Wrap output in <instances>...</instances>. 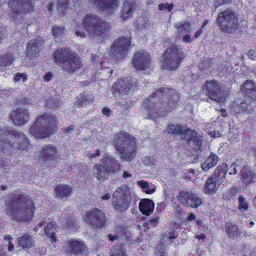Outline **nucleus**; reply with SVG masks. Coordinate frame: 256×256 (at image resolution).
Listing matches in <instances>:
<instances>
[{
	"label": "nucleus",
	"mask_w": 256,
	"mask_h": 256,
	"mask_svg": "<svg viewBox=\"0 0 256 256\" xmlns=\"http://www.w3.org/2000/svg\"><path fill=\"white\" fill-rule=\"evenodd\" d=\"M35 205L28 196L16 194L6 204V213L12 219L19 222H28L34 215Z\"/></svg>",
	"instance_id": "1"
},
{
	"label": "nucleus",
	"mask_w": 256,
	"mask_h": 256,
	"mask_svg": "<svg viewBox=\"0 0 256 256\" xmlns=\"http://www.w3.org/2000/svg\"><path fill=\"white\" fill-rule=\"evenodd\" d=\"M112 144L121 160L131 162L137 154L136 140L132 135L124 131L115 134Z\"/></svg>",
	"instance_id": "2"
},
{
	"label": "nucleus",
	"mask_w": 256,
	"mask_h": 256,
	"mask_svg": "<svg viewBox=\"0 0 256 256\" xmlns=\"http://www.w3.org/2000/svg\"><path fill=\"white\" fill-rule=\"evenodd\" d=\"M57 124L55 116L44 112L36 116V121L30 128V132L34 137L44 138L53 133L54 126Z\"/></svg>",
	"instance_id": "3"
},
{
	"label": "nucleus",
	"mask_w": 256,
	"mask_h": 256,
	"mask_svg": "<svg viewBox=\"0 0 256 256\" xmlns=\"http://www.w3.org/2000/svg\"><path fill=\"white\" fill-rule=\"evenodd\" d=\"M120 168L119 162L110 155L104 154L100 162L95 164L92 168V173L99 181H103L108 178Z\"/></svg>",
	"instance_id": "4"
},
{
	"label": "nucleus",
	"mask_w": 256,
	"mask_h": 256,
	"mask_svg": "<svg viewBox=\"0 0 256 256\" xmlns=\"http://www.w3.org/2000/svg\"><path fill=\"white\" fill-rule=\"evenodd\" d=\"M238 16L230 8L220 12L216 19V24L220 32L227 34H234L240 26Z\"/></svg>",
	"instance_id": "5"
},
{
	"label": "nucleus",
	"mask_w": 256,
	"mask_h": 256,
	"mask_svg": "<svg viewBox=\"0 0 256 256\" xmlns=\"http://www.w3.org/2000/svg\"><path fill=\"white\" fill-rule=\"evenodd\" d=\"M82 24L88 33L93 36H102L110 28V24L108 22L92 14H87L84 18Z\"/></svg>",
	"instance_id": "6"
},
{
	"label": "nucleus",
	"mask_w": 256,
	"mask_h": 256,
	"mask_svg": "<svg viewBox=\"0 0 256 256\" xmlns=\"http://www.w3.org/2000/svg\"><path fill=\"white\" fill-rule=\"evenodd\" d=\"M202 90L210 100L219 104L224 103L228 95L224 85L216 80L206 81Z\"/></svg>",
	"instance_id": "7"
},
{
	"label": "nucleus",
	"mask_w": 256,
	"mask_h": 256,
	"mask_svg": "<svg viewBox=\"0 0 256 256\" xmlns=\"http://www.w3.org/2000/svg\"><path fill=\"white\" fill-rule=\"evenodd\" d=\"M131 202L130 188L124 186L116 189L112 194V206L118 212L122 213L129 208Z\"/></svg>",
	"instance_id": "8"
},
{
	"label": "nucleus",
	"mask_w": 256,
	"mask_h": 256,
	"mask_svg": "<svg viewBox=\"0 0 256 256\" xmlns=\"http://www.w3.org/2000/svg\"><path fill=\"white\" fill-rule=\"evenodd\" d=\"M226 166V164H222L218 166L214 172L207 180L204 188L206 194H212L218 190L220 184L224 182L227 172Z\"/></svg>",
	"instance_id": "9"
},
{
	"label": "nucleus",
	"mask_w": 256,
	"mask_h": 256,
	"mask_svg": "<svg viewBox=\"0 0 256 256\" xmlns=\"http://www.w3.org/2000/svg\"><path fill=\"white\" fill-rule=\"evenodd\" d=\"M12 19L15 20L20 14H27L33 12L34 7L32 0H8Z\"/></svg>",
	"instance_id": "10"
},
{
	"label": "nucleus",
	"mask_w": 256,
	"mask_h": 256,
	"mask_svg": "<svg viewBox=\"0 0 256 256\" xmlns=\"http://www.w3.org/2000/svg\"><path fill=\"white\" fill-rule=\"evenodd\" d=\"M7 137L8 146H6V149L12 148L26 150L30 145L28 138L22 132L10 131Z\"/></svg>",
	"instance_id": "11"
},
{
	"label": "nucleus",
	"mask_w": 256,
	"mask_h": 256,
	"mask_svg": "<svg viewBox=\"0 0 256 256\" xmlns=\"http://www.w3.org/2000/svg\"><path fill=\"white\" fill-rule=\"evenodd\" d=\"M83 218L93 228H102L106 222L105 214L98 208L90 210L84 214Z\"/></svg>",
	"instance_id": "12"
},
{
	"label": "nucleus",
	"mask_w": 256,
	"mask_h": 256,
	"mask_svg": "<svg viewBox=\"0 0 256 256\" xmlns=\"http://www.w3.org/2000/svg\"><path fill=\"white\" fill-rule=\"evenodd\" d=\"M54 58L56 62H68L70 64H80L79 56L68 48L56 49L54 54Z\"/></svg>",
	"instance_id": "13"
},
{
	"label": "nucleus",
	"mask_w": 256,
	"mask_h": 256,
	"mask_svg": "<svg viewBox=\"0 0 256 256\" xmlns=\"http://www.w3.org/2000/svg\"><path fill=\"white\" fill-rule=\"evenodd\" d=\"M131 38L122 36L116 40L111 46L114 56L120 59L125 58L128 54Z\"/></svg>",
	"instance_id": "14"
},
{
	"label": "nucleus",
	"mask_w": 256,
	"mask_h": 256,
	"mask_svg": "<svg viewBox=\"0 0 256 256\" xmlns=\"http://www.w3.org/2000/svg\"><path fill=\"white\" fill-rule=\"evenodd\" d=\"M184 56L176 44H172L166 50L162 56V59L164 60L166 64L169 62H175V64H180L184 59Z\"/></svg>",
	"instance_id": "15"
},
{
	"label": "nucleus",
	"mask_w": 256,
	"mask_h": 256,
	"mask_svg": "<svg viewBox=\"0 0 256 256\" xmlns=\"http://www.w3.org/2000/svg\"><path fill=\"white\" fill-rule=\"evenodd\" d=\"M179 202L186 207L196 208L202 203V200L196 194L191 192L182 190L178 196Z\"/></svg>",
	"instance_id": "16"
},
{
	"label": "nucleus",
	"mask_w": 256,
	"mask_h": 256,
	"mask_svg": "<svg viewBox=\"0 0 256 256\" xmlns=\"http://www.w3.org/2000/svg\"><path fill=\"white\" fill-rule=\"evenodd\" d=\"M92 3L100 10L108 15H112L118 8V0H93Z\"/></svg>",
	"instance_id": "17"
},
{
	"label": "nucleus",
	"mask_w": 256,
	"mask_h": 256,
	"mask_svg": "<svg viewBox=\"0 0 256 256\" xmlns=\"http://www.w3.org/2000/svg\"><path fill=\"white\" fill-rule=\"evenodd\" d=\"M58 156V150L52 144H48L40 148L39 158L47 164H54Z\"/></svg>",
	"instance_id": "18"
},
{
	"label": "nucleus",
	"mask_w": 256,
	"mask_h": 256,
	"mask_svg": "<svg viewBox=\"0 0 256 256\" xmlns=\"http://www.w3.org/2000/svg\"><path fill=\"white\" fill-rule=\"evenodd\" d=\"M44 40L40 38H37L30 40L28 44L26 54L30 58L38 56L42 48Z\"/></svg>",
	"instance_id": "19"
},
{
	"label": "nucleus",
	"mask_w": 256,
	"mask_h": 256,
	"mask_svg": "<svg viewBox=\"0 0 256 256\" xmlns=\"http://www.w3.org/2000/svg\"><path fill=\"white\" fill-rule=\"evenodd\" d=\"M136 0H124L120 18L122 21L132 16L136 8Z\"/></svg>",
	"instance_id": "20"
},
{
	"label": "nucleus",
	"mask_w": 256,
	"mask_h": 256,
	"mask_svg": "<svg viewBox=\"0 0 256 256\" xmlns=\"http://www.w3.org/2000/svg\"><path fill=\"white\" fill-rule=\"evenodd\" d=\"M10 118L13 122L18 126L26 124L29 120L28 111L25 108H17L13 110Z\"/></svg>",
	"instance_id": "21"
},
{
	"label": "nucleus",
	"mask_w": 256,
	"mask_h": 256,
	"mask_svg": "<svg viewBox=\"0 0 256 256\" xmlns=\"http://www.w3.org/2000/svg\"><path fill=\"white\" fill-rule=\"evenodd\" d=\"M152 60L150 53L145 50L136 51L132 57V64H149Z\"/></svg>",
	"instance_id": "22"
},
{
	"label": "nucleus",
	"mask_w": 256,
	"mask_h": 256,
	"mask_svg": "<svg viewBox=\"0 0 256 256\" xmlns=\"http://www.w3.org/2000/svg\"><path fill=\"white\" fill-rule=\"evenodd\" d=\"M154 203L152 200L148 198L140 200L139 203V209L144 215L149 216L154 210Z\"/></svg>",
	"instance_id": "23"
},
{
	"label": "nucleus",
	"mask_w": 256,
	"mask_h": 256,
	"mask_svg": "<svg viewBox=\"0 0 256 256\" xmlns=\"http://www.w3.org/2000/svg\"><path fill=\"white\" fill-rule=\"evenodd\" d=\"M225 228L227 235L232 239L238 238L242 234L240 228L232 223L226 224Z\"/></svg>",
	"instance_id": "24"
},
{
	"label": "nucleus",
	"mask_w": 256,
	"mask_h": 256,
	"mask_svg": "<svg viewBox=\"0 0 256 256\" xmlns=\"http://www.w3.org/2000/svg\"><path fill=\"white\" fill-rule=\"evenodd\" d=\"M240 178L245 184H250L255 178L254 173L251 171L248 166H244L240 171Z\"/></svg>",
	"instance_id": "25"
},
{
	"label": "nucleus",
	"mask_w": 256,
	"mask_h": 256,
	"mask_svg": "<svg viewBox=\"0 0 256 256\" xmlns=\"http://www.w3.org/2000/svg\"><path fill=\"white\" fill-rule=\"evenodd\" d=\"M180 136H183L186 140L190 141L194 140L198 144V147L201 144L202 139L200 138L196 137V132L194 130L183 128Z\"/></svg>",
	"instance_id": "26"
},
{
	"label": "nucleus",
	"mask_w": 256,
	"mask_h": 256,
	"mask_svg": "<svg viewBox=\"0 0 256 256\" xmlns=\"http://www.w3.org/2000/svg\"><path fill=\"white\" fill-rule=\"evenodd\" d=\"M68 242V250L74 254L81 253L84 249V244L78 240H70Z\"/></svg>",
	"instance_id": "27"
},
{
	"label": "nucleus",
	"mask_w": 256,
	"mask_h": 256,
	"mask_svg": "<svg viewBox=\"0 0 256 256\" xmlns=\"http://www.w3.org/2000/svg\"><path fill=\"white\" fill-rule=\"evenodd\" d=\"M115 86L116 87L120 92H127L130 90V88L134 86L130 83V80L126 78L115 82L113 88Z\"/></svg>",
	"instance_id": "28"
},
{
	"label": "nucleus",
	"mask_w": 256,
	"mask_h": 256,
	"mask_svg": "<svg viewBox=\"0 0 256 256\" xmlns=\"http://www.w3.org/2000/svg\"><path fill=\"white\" fill-rule=\"evenodd\" d=\"M72 188L67 185L60 184L54 188L55 194L58 198H62L71 194Z\"/></svg>",
	"instance_id": "29"
},
{
	"label": "nucleus",
	"mask_w": 256,
	"mask_h": 256,
	"mask_svg": "<svg viewBox=\"0 0 256 256\" xmlns=\"http://www.w3.org/2000/svg\"><path fill=\"white\" fill-rule=\"evenodd\" d=\"M192 24L190 21L186 20L182 22H178L175 24L174 27L178 30L179 34L190 33L191 31Z\"/></svg>",
	"instance_id": "30"
},
{
	"label": "nucleus",
	"mask_w": 256,
	"mask_h": 256,
	"mask_svg": "<svg viewBox=\"0 0 256 256\" xmlns=\"http://www.w3.org/2000/svg\"><path fill=\"white\" fill-rule=\"evenodd\" d=\"M18 245L23 248H30L34 246V242L29 234H24L18 239Z\"/></svg>",
	"instance_id": "31"
},
{
	"label": "nucleus",
	"mask_w": 256,
	"mask_h": 256,
	"mask_svg": "<svg viewBox=\"0 0 256 256\" xmlns=\"http://www.w3.org/2000/svg\"><path fill=\"white\" fill-rule=\"evenodd\" d=\"M218 156L216 154L211 153L206 161L202 164V169L206 171L216 166L218 162Z\"/></svg>",
	"instance_id": "32"
},
{
	"label": "nucleus",
	"mask_w": 256,
	"mask_h": 256,
	"mask_svg": "<svg viewBox=\"0 0 256 256\" xmlns=\"http://www.w3.org/2000/svg\"><path fill=\"white\" fill-rule=\"evenodd\" d=\"M138 184L146 194H151L155 191L156 186L152 184H150L144 180H140L138 182Z\"/></svg>",
	"instance_id": "33"
},
{
	"label": "nucleus",
	"mask_w": 256,
	"mask_h": 256,
	"mask_svg": "<svg viewBox=\"0 0 256 256\" xmlns=\"http://www.w3.org/2000/svg\"><path fill=\"white\" fill-rule=\"evenodd\" d=\"M56 223L54 222H50L48 223L44 228V232L46 236L50 238L52 242L56 241L55 234L52 230L55 228Z\"/></svg>",
	"instance_id": "34"
},
{
	"label": "nucleus",
	"mask_w": 256,
	"mask_h": 256,
	"mask_svg": "<svg viewBox=\"0 0 256 256\" xmlns=\"http://www.w3.org/2000/svg\"><path fill=\"white\" fill-rule=\"evenodd\" d=\"M10 131H14L12 130H7L5 128H0V142H2L0 146L3 150L6 149V146H8L7 135Z\"/></svg>",
	"instance_id": "35"
},
{
	"label": "nucleus",
	"mask_w": 256,
	"mask_h": 256,
	"mask_svg": "<svg viewBox=\"0 0 256 256\" xmlns=\"http://www.w3.org/2000/svg\"><path fill=\"white\" fill-rule=\"evenodd\" d=\"M94 99V96L92 94H88L87 96L80 95L78 98L76 102L78 103L80 106H82L88 104L92 102Z\"/></svg>",
	"instance_id": "36"
},
{
	"label": "nucleus",
	"mask_w": 256,
	"mask_h": 256,
	"mask_svg": "<svg viewBox=\"0 0 256 256\" xmlns=\"http://www.w3.org/2000/svg\"><path fill=\"white\" fill-rule=\"evenodd\" d=\"M68 0H58V10L59 12L64 16L69 7Z\"/></svg>",
	"instance_id": "37"
},
{
	"label": "nucleus",
	"mask_w": 256,
	"mask_h": 256,
	"mask_svg": "<svg viewBox=\"0 0 256 256\" xmlns=\"http://www.w3.org/2000/svg\"><path fill=\"white\" fill-rule=\"evenodd\" d=\"M14 59V56L10 52L5 53L0 58V64H12Z\"/></svg>",
	"instance_id": "38"
},
{
	"label": "nucleus",
	"mask_w": 256,
	"mask_h": 256,
	"mask_svg": "<svg viewBox=\"0 0 256 256\" xmlns=\"http://www.w3.org/2000/svg\"><path fill=\"white\" fill-rule=\"evenodd\" d=\"M183 128L177 124H168L167 128V132L172 134H181Z\"/></svg>",
	"instance_id": "39"
},
{
	"label": "nucleus",
	"mask_w": 256,
	"mask_h": 256,
	"mask_svg": "<svg viewBox=\"0 0 256 256\" xmlns=\"http://www.w3.org/2000/svg\"><path fill=\"white\" fill-rule=\"evenodd\" d=\"M238 210L242 212H244L246 211L248 208V202H246L244 197L242 196H240L238 198Z\"/></svg>",
	"instance_id": "40"
},
{
	"label": "nucleus",
	"mask_w": 256,
	"mask_h": 256,
	"mask_svg": "<svg viewBox=\"0 0 256 256\" xmlns=\"http://www.w3.org/2000/svg\"><path fill=\"white\" fill-rule=\"evenodd\" d=\"M254 88H256V84L254 83H253L252 80H248L242 86L241 90H242L243 92L245 93L246 92L250 91Z\"/></svg>",
	"instance_id": "41"
},
{
	"label": "nucleus",
	"mask_w": 256,
	"mask_h": 256,
	"mask_svg": "<svg viewBox=\"0 0 256 256\" xmlns=\"http://www.w3.org/2000/svg\"><path fill=\"white\" fill-rule=\"evenodd\" d=\"M111 256H127L126 250L122 246L115 248L112 252Z\"/></svg>",
	"instance_id": "42"
},
{
	"label": "nucleus",
	"mask_w": 256,
	"mask_h": 256,
	"mask_svg": "<svg viewBox=\"0 0 256 256\" xmlns=\"http://www.w3.org/2000/svg\"><path fill=\"white\" fill-rule=\"evenodd\" d=\"M46 105L49 108H56L60 105V102L56 98H50L46 100Z\"/></svg>",
	"instance_id": "43"
},
{
	"label": "nucleus",
	"mask_w": 256,
	"mask_h": 256,
	"mask_svg": "<svg viewBox=\"0 0 256 256\" xmlns=\"http://www.w3.org/2000/svg\"><path fill=\"white\" fill-rule=\"evenodd\" d=\"M62 222L66 228L71 230H74L78 225L74 219H64Z\"/></svg>",
	"instance_id": "44"
},
{
	"label": "nucleus",
	"mask_w": 256,
	"mask_h": 256,
	"mask_svg": "<svg viewBox=\"0 0 256 256\" xmlns=\"http://www.w3.org/2000/svg\"><path fill=\"white\" fill-rule=\"evenodd\" d=\"M157 107L158 104H156L152 106L151 104H150L149 106H148L147 112H150V116L151 117L152 119L156 118L160 115V114H158V112H156L157 110V109L156 108Z\"/></svg>",
	"instance_id": "45"
},
{
	"label": "nucleus",
	"mask_w": 256,
	"mask_h": 256,
	"mask_svg": "<svg viewBox=\"0 0 256 256\" xmlns=\"http://www.w3.org/2000/svg\"><path fill=\"white\" fill-rule=\"evenodd\" d=\"M234 104H236L235 102L233 104L232 107L234 108V111L236 113L242 112H244L247 109L248 104L245 102H240V104H238L236 108L234 106Z\"/></svg>",
	"instance_id": "46"
},
{
	"label": "nucleus",
	"mask_w": 256,
	"mask_h": 256,
	"mask_svg": "<svg viewBox=\"0 0 256 256\" xmlns=\"http://www.w3.org/2000/svg\"><path fill=\"white\" fill-rule=\"evenodd\" d=\"M64 32V28L54 26L52 28V35L55 38H58Z\"/></svg>",
	"instance_id": "47"
},
{
	"label": "nucleus",
	"mask_w": 256,
	"mask_h": 256,
	"mask_svg": "<svg viewBox=\"0 0 256 256\" xmlns=\"http://www.w3.org/2000/svg\"><path fill=\"white\" fill-rule=\"evenodd\" d=\"M174 8V5L172 3L168 4V2L161 3L158 6V8L160 10H166L168 12H170Z\"/></svg>",
	"instance_id": "48"
},
{
	"label": "nucleus",
	"mask_w": 256,
	"mask_h": 256,
	"mask_svg": "<svg viewBox=\"0 0 256 256\" xmlns=\"http://www.w3.org/2000/svg\"><path fill=\"white\" fill-rule=\"evenodd\" d=\"M244 96L250 100H256V88L246 92L244 93Z\"/></svg>",
	"instance_id": "49"
},
{
	"label": "nucleus",
	"mask_w": 256,
	"mask_h": 256,
	"mask_svg": "<svg viewBox=\"0 0 256 256\" xmlns=\"http://www.w3.org/2000/svg\"><path fill=\"white\" fill-rule=\"evenodd\" d=\"M20 79H22V82H24L27 80V75L18 72L14 78V80L15 82H18Z\"/></svg>",
	"instance_id": "50"
},
{
	"label": "nucleus",
	"mask_w": 256,
	"mask_h": 256,
	"mask_svg": "<svg viewBox=\"0 0 256 256\" xmlns=\"http://www.w3.org/2000/svg\"><path fill=\"white\" fill-rule=\"evenodd\" d=\"M177 68L176 65H162L161 68L162 70L166 72L174 70Z\"/></svg>",
	"instance_id": "51"
},
{
	"label": "nucleus",
	"mask_w": 256,
	"mask_h": 256,
	"mask_svg": "<svg viewBox=\"0 0 256 256\" xmlns=\"http://www.w3.org/2000/svg\"><path fill=\"white\" fill-rule=\"evenodd\" d=\"M62 68L64 70L70 73L76 70L77 68H76V65H64Z\"/></svg>",
	"instance_id": "52"
},
{
	"label": "nucleus",
	"mask_w": 256,
	"mask_h": 256,
	"mask_svg": "<svg viewBox=\"0 0 256 256\" xmlns=\"http://www.w3.org/2000/svg\"><path fill=\"white\" fill-rule=\"evenodd\" d=\"M100 150L99 148L96 150V152L93 153H90L88 154V156L90 160H92L96 158H97L100 156Z\"/></svg>",
	"instance_id": "53"
},
{
	"label": "nucleus",
	"mask_w": 256,
	"mask_h": 256,
	"mask_svg": "<svg viewBox=\"0 0 256 256\" xmlns=\"http://www.w3.org/2000/svg\"><path fill=\"white\" fill-rule=\"evenodd\" d=\"M172 90L167 88H160L158 92H156V93L155 94L156 96L159 95L160 94H162L165 95L164 94H167L168 92H170V91Z\"/></svg>",
	"instance_id": "54"
},
{
	"label": "nucleus",
	"mask_w": 256,
	"mask_h": 256,
	"mask_svg": "<svg viewBox=\"0 0 256 256\" xmlns=\"http://www.w3.org/2000/svg\"><path fill=\"white\" fill-rule=\"evenodd\" d=\"M248 58L252 60H256V51L251 50L248 54Z\"/></svg>",
	"instance_id": "55"
},
{
	"label": "nucleus",
	"mask_w": 256,
	"mask_h": 256,
	"mask_svg": "<svg viewBox=\"0 0 256 256\" xmlns=\"http://www.w3.org/2000/svg\"><path fill=\"white\" fill-rule=\"evenodd\" d=\"M137 71H144L148 68V65H134Z\"/></svg>",
	"instance_id": "56"
},
{
	"label": "nucleus",
	"mask_w": 256,
	"mask_h": 256,
	"mask_svg": "<svg viewBox=\"0 0 256 256\" xmlns=\"http://www.w3.org/2000/svg\"><path fill=\"white\" fill-rule=\"evenodd\" d=\"M182 41L184 42H191L193 41V39L190 38L189 34H186L182 36Z\"/></svg>",
	"instance_id": "57"
},
{
	"label": "nucleus",
	"mask_w": 256,
	"mask_h": 256,
	"mask_svg": "<svg viewBox=\"0 0 256 256\" xmlns=\"http://www.w3.org/2000/svg\"><path fill=\"white\" fill-rule=\"evenodd\" d=\"M52 74L50 72H46L44 76V79L46 82H49L52 78Z\"/></svg>",
	"instance_id": "58"
},
{
	"label": "nucleus",
	"mask_w": 256,
	"mask_h": 256,
	"mask_svg": "<svg viewBox=\"0 0 256 256\" xmlns=\"http://www.w3.org/2000/svg\"><path fill=\"white\" fill-rule=\"evenodd\" d=\"M175 106H176L175 102H174L173 100H170L169 102L168 105L167 106V108H166V109L168 111H170L172 110H173Z\"/></svg>",
	"instance_id": "59"
},
{
	"label": "nucleus",
	"mask_w": 256,
	"mask_h": 256,
	"mask_svg": "<svg viewBox=\"0 0 256 256\" xmlns=\"http://www.w3.org/2000/svg\"><path fill=\"white\" fill-rule=\"evenodd\" d=\"M128 226H126V224H121V230H122V234H126L128 231Z\"/></svg>",
	"instance_id": "60"
},
{
	"label": "nucleus",
	"mask_w": 256,
	"mask_h": 256,
	"mask_svg": "<svg viewBox=\"0 0 256 256\" xmlns=\"http://www.w3.org/2000/svg\"><path fill=\"white\" fill-rule=\"evenodd\" d=\"M230 174H235L238 172V170H236L234 164L230 167Z\"/></svg>",
	"instance_id": "61"
},
{
	"label": "nucleus",
	"mask_w": 256,
	"mask_h": 256,
	"mask_svg": "<svg viewBox=\"0 0 256 256\" xmlns=\"http://www.w3.org/2000/svg\"><path fill=\"white\" fill-rule=\"evenodd\" d=\"M204 30L202 28H200L198 30L196 31L195 32L194 37V38L196 39L198 38L202 33H203Z\"/></svg>",
	"instance_id": "62"
},
{
	"label": "nucleus",
	"mask_w": 256,
	"mask_h": 256,
	"mask_svg": "<svg viewBox=\"0 0 256 256\" xmlns=\"http://www.w3.org/2000/svg\"><path fill=\"white\" fill-rule=\"evenodd\" d=\"M98 56L96 54H91V62L96 63L98 62Z\"/></svg>",
	"instance_id": "63"
},
{
	"label": "nucleus",
	"mask_w": 256,
	"mask_h": 256,
	"mask_svg": "<svg viewBox=\"0 0 256 256\" xmlns=\"http://www.w3.org/2000/svg\"><path fill=\"white\" fill-rule=\"evenodd\" d=\"M110 109L108 108H104L102 110V114L106 116H110Z\"/></svg>",
	"instance_id": "64"
}]
</instances>
